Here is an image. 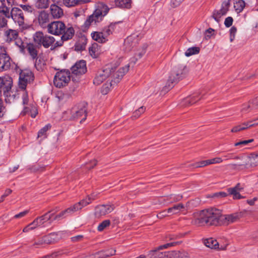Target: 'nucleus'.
I'll list each match as a JSON object with an SVG mask.
<instances>
[{
  "instance_id": "1",
  "label": "nucleus",
  "mask_w": 258,
  "mask_h": 258,
  "mask_svg": "<svg viewBox=\"0 0 258 258\" xmlns=\"http://www.w3.org/2000/svg\"><path fill=\"white\" fill-rule=\"evenodd\" d=\"M192 224L198 226L204 225L217 226L221 224L222 212L216 208H210L195 213Z\"/></svg>"
},
{
  "instance_id": "2",
  "label": "nucleus",
  "mask_w": 258,
  "mask_h": 258,
  "mask_svg": "<svg viewBox=\"0 0 258 258\" xmlns=\"http://www.w3.org/2000/svg\"><path fill=\"white\" fill-rule=\"evenodd\" d=\"M47 31L54 35H62L61 39L63 41L71 39L75 34V30L72 27H66L61 21H54L48 24Z\"/></svg>"
},
{
  "instance_id": "3",
  "label": "nucleus",
  "mask_w": 258,
  "mask_h": 258,
  "mask_svg": "<svg viewBox=\"0 0 258 258\" xmlns=\"http://www.w3.org/2000/svg\"><path fill=\"white\" fill-rule=\"evenodd\" d=\"M187 73V69L186 66L178 64L175 66L171 71L168 79V83L170 87H172V84L177 83L180 80L183 78Z\"/></svg>"
},
{
  "instance_id": "4",
  "label": "nucleus",
  "mask_w": 258,
  "mask_h": 258,
  "mask_svg": "<svg viewBox=\"0 0 258 258\" xmlns=\"http://www.w3.org/2000/svg\"><path fill=\"white\" fill-rule=\"evenodd\" d=\"M109 9L106 6L102 5L96 9L84 23L85 27H89L93 23L96 24L102 21L103 18L108 13Z\"/></svg>"
},
{
  "instance_id": "5",
  "label": "nucleus",
  "mask_w": 258,
  "mask_h": 258,
  "mask_svg": "<svg viewBox=\"0 0 258 258\" xmlns=\"http://www.w3.org/2000/svg\"><path fill=\"white\" fill-rule=\"evenodd\" d=\"M33 40L39 47L43 46L47 48L52 45L55 41V39L53 36L45 35L42 32L38 31L34 34Z\"/></svg>"
},
{
  "instance_id": "6",
  "label": "nucleus",
  "mask_w": 258,
  "mask_h": 258,
  "mask_svg": "<svg viewBox=\"0 0 258 258\" xmlns=\"http://www.w3.org/2000/svg\"><path fill=\"white\" fill-rule=\"evenodd\" d=\"M115 67L112 64L105 65L101 70H99L95 77L93 83L96 85H99L107 78L110 77L112 72H114Z\"/></svg>"
},
{
  "instance_id": "7",
  "label": "nucleus",
  "mask_w": 258,
  "mask_h": 258,
  "mask_svg": "<svg viewBox=\"0 0 258 258\" xmlns=\"http://www.w3.org/2000/svg\"><path fill=\"white\" fill-rule=\"evenodd\" d=\"M71 80L70 72L69 71H61L57 72L54 76L53 83L57 88L67 86Z\"/></svg>"
},
{
  "instance_id": "8",
  "label": "nucleus",
  "mask_w": 258,
  "mask_h": 258,
  "mask_svg": "<svg viewBox=\"0 0 258 258\" xmlns=\"http://www.w3.org/2000/svg\"><path fill=\"white\" fill-rule=\"evenodd\" d=\"M87 105L86 103L83 102L74 107L71 110L72 117L81 119V122L84 120L87 116Z\"/></svg>"
},
{
  "instance_id": "9",
  "label": "nucleus",
  "mask_w": 258,
  "mask_h": 258,
  "mask_svg": "<svg viewBox=\"0 0 258 258\" xmlns=\"http://www.w3.org/2000/svg\"><path fill=\"white\" fill-rule=\"evenodd\" d=\"M13 85V79L8 76L6 75L3 77H0V94L3 92L4 95H7L9 93Z\"/></svg>"
},
{
  "instance_id": "10",
  "label": "nucleus",
  "mask_w": 258,
  "mask_h": 258,
  "mask_svg": "<svg viewBox=\"0 0 258 258\" xmlns=\"http://www.w3.org/2000/svg\"><path fill=\"white\" fill-rule=\"evenodd\" d=\"M34 76L32 72L29 70H25L21 72L19 77V85L23 89H25L27 84L33 80Z\"/></svg>"
},
{
  "instance_id": "11",
  "label": "nucleus",
  "mask_w": 258,
  "mask_h": 258,
  "mask_svg": "<svg viewBox=\"0 0 258 258\" xmlns=\"http://www.w3.org/2000/svg\"><path fill=\"white\" fill-rule=\"evenodd\" d=\"M113 66L115 67L114 72H112V75L110 76L111 81L114 83V84H116L119 83L122 79L125 74L128 72L129 70V65H126L124 67L119 69L116 71V67L114 64Z\"/></svg>"
},
{
  "instance_id": "12",
  "label": "nucleus",
  "mask_w": 258,
  "mask_h": 258,
  "mask_svg": "<svg viewBox=\"0 0 258 258\" xmlns=\"http://www.w3.org/2000/svg\"><path fill=\"white\" fill-rule=\"evenodd\" d=\"M10 17L17 23L19 26H21L24 24V16L21 9L19 8L14 7L11 11Z\"/></svg>"
},
{
  "instance_id": "13",
  "label": "nucleus",
  "mask_w": 258,
  "mask_h": 258,
  "mask_svg": "<svg viewBox=\"0 0 258 258\" xmlns=\"http://www.w3.org/2000/svg\"><path fill=\"white\" fill-rule=\"evenodd\" d=\"M114 209V206L113 205H99L95 209V216L97 218H100L111 213Z\"/></svg>"
},
{
  "instance_id": "14",
  "label": "nucleus",
  "mask_w": 258,
  "mask_h": 258,
  "mask_svg": "<svg viewBox=\"0 0 258 258\" xmlns=\"http://www.w3.org/2000/svg\"><path fill=\"white\" fill-rule=\"evenodd\" d=\"M12 60L6 52L0 53V72L10 69Z\"/></svg>"
},
{
  "instance_id": "15",
  "label": "nucleus",
  "mask_w": 258,
  "mask_h": 258,
  "mask_svg": "<svg viewBox=\"0 0 258 258\" xmlns=\"http://www.w3.org/2000/svg\"><path fill=\"white\" fill-rule=\"evenodd\" d=\"M243 212H241L224 215L222 214L221 224L229 225L238 221L243 217Z\"/></svg>"
},
{
  "instance_id": "16",
  "label": "nucleus",
  "mask_w": 258,
  "mask_h": 258,
  "mask_svg": "<svg viewBox=\"0 0 258 258\" xmlns=\"http://www.w3.org/2000/svg\"><path fill=\"white\" fill-rule=\"evenodd\" d=\"M139 41L138 36L135 34L127 37L124 41L123 49L125 51H131Z\"/></svg>"
},
{
  "instance_id": "17",
  "label": "nucleus",
  "mask_w": 258,
  "mask_h": 258,
  "mask_svg": "<svg viewBox=\"0 0 258 258\" xmlns=\"http://www.w3.org/2000/svg\"><path fill=\"white\" fill-rule=\"evenodd\" d=\"M204 244L208 247L212 249H219L221 250H224L226 249L228 244L222 245L220 244L217 240L213 238H209L204 240Z\"/></svg>"
},
{
  "instance_id": "18",
  "label": "nucleus",
  "mask_w": 258,
  "mask_h": 258,
  "mask_svg": "<svg viewBox=\"0 0 258 258\" xmlns=\"http://www.w3.org/2000/svg\"><path fill=\"white\" fill-rule=\"evenodd\" d=\"M234 160H241L240 163H231L228 166L233 170H238L239 169H243L246 168L248 164V161L247 158L245 156H236L232 158Z\"/></svg>"
},
{
  "instance_id": "19",
  "label": "nucleus",
  "mask_w": 258,
  "mask_h": 258,
  "mask_svg": "<svg viewBox=\"0 0 258 258\" xmlns=\"http://www.w3.org/2000/svg\"><path fill=\"white\" fill-rule=\"evenodd\" d=\"M71 70L72 73L76 75H81L85 74L87 71L86 61L82 60L77 62L72 67Z\"/></svg>"
},
{
  "instance_id": "20",
  "label": "nucleus",
  "mask_w": 258,
  "mask_h": 258,
  "mask_svg": "<svg viewBox=\"0 0 258 258\" xmlns=\"http://www.w3.org/2000/svg\"><path fill=\"white\" fill-rule=\"evenodd\" d=\"M161 249L158 248L150 251V258H171L172 252L169 251H160Z\"/></svg>"
},
{
  "instance_id": "21",
  "label": "nucleus",
  "mask_w": 258,
  "mask_h": 258,
  "mask_svg": "<svg viewBox=\"0 0 258 258\" xmlns=\"http://www.w3.org/2000/svg\"><path fill=\"white\" fill-rule=\"evenodd\" d=\"M38 21L39 24L42 27H45L46 25L49 24L48 23L50 21L49 14L45 11H41L39 13L38 16Z\"/></svg>"
},
{
  "instance_id": "22",
  "label": "nucleus",
  "mask_w": 258,
  "mask_h": 258,
  "mask_svg": "<svg viewBox=\"0 0 258 258\" xmlns=\"http://www.w3.org/2000/svg\"><path fill=\"white\" fill-rule=\"evenodd\" d=\"M91 203V198H87V197L80 201L79 202L76 203L73 206H71L74 213L81 210L83 207L87 206L88 205Z\"/></svg>"
},
{
  "instance_id": "23",
  "label": "nucleus",
  "mask_w": 258,
  "mask_h": 258,
  "mask_svg": "<svg viewBox=\"0 0 258 258\" xmlns=\"http://www.w3.org/2000/svg\"><path fill=\"white\" fill-rule=\"evenodd\" d=\"M39 48V46H38L37 44H34L32 43L27 44L25 47V48L27 49L28 53L33 60L37 58L38 53V49Z\"/></svg>"
},
{
  "instance_id": "24",
  "label": "nucleus",
  "mask_w": 258,
  "mask_h": 258,
  "mask_svg": "<svg viewBox=\"0 0 258 258\" xmlns=\"http://www.w3.org/2000/svg\"><path fill=\"white\" fill-rule=\"evenodd\" d=\"M242 189L243 188L241 187L240 183H237L235 186L229 188L228 191L229 195L233 196L234 199H240L243 198L239 193Z\"/></svg>"
},
{
  "instance_id": "25",
  "label": "nucleus",
  "mask_w": 258,
  "mask_h": 258,
  "mask_svg": "<svg viewBox=\"0 0 258 258\" xmlns=\"http://www.w3.org/2000/svg\"><path fill=\"white\" fill-rule=\"evenodd\" d=\"M50 13L54 19H59L63 15V10L55 4H52L50 8Z\"/></svg>"
},
{
  "instance_id": "26",
  "label": "nucleus",
  "mask_w": 258,
  "mask_h": 258,
  "mask_svg": "<svg viewBox=\"0 0 258 258\" xmlns=\"http://www.w3.org/2000/svg\"><path fill=\"white\" fill-rule=\"evenodd\" d=\"M200 94H197L192 96H190L184 99L182 102V105L187 106L195 104L200 100L201 98L199 97Z\"/></svg>"
},
{
  "instance_id": "27",
  "label": "nucleus",
  "mask_w": 258,
  "mask_h": 258,
  "mask_svg": "<svg viewBox=\"0 0 258 258\" xmlns=\"http://www.w3.org/2000/svg\"><path fill=\"white\" fill-rule=\"evenodd\" d=\"M223 162V160L220 157H216L211 159L202 161L197 163V167H203L208 165L216 163H221Z\"/></svg>"
},
{
  "instance_id": "28",
  "label": "nucleus",
  "mask_w": 258,
  "mask_h": 258,
  "mask_svg": "<svg viewBox=\"0 0 258 258\" xmlns=\"http://www.w3.org/2000/svg\"><path fill=\"white\" fill-rule=\"evenodd\" d=\"M5 35L6 37V41L11 42L14 41L18 37H19L18 32L13 29H9L5 31Z\"/></svg>"
},
{
  "instance_id": "29",
  "label": "nucleus",
  "mask_w": 258,
  "mask_h": 258,
  "mask_svg": "<svg viewBox=\"0 0 258 258\" xmlns=\"http://www.w3.org/2000/svg\"><path fill=\"white\" fill-rule=\"evenodd\" d=\"M87 39L84 36H81L75 44V50L77 51H82L85 49Z\"/></svg>"
},
{
  "instance_id": "30",
  "label": "nucleus",
  "mask_w": 258,
  "mask_h": 258,
  "mask_svg": "<svg viewBox=\"0 0 258 258\" xmlns=\"http://www.w3.org/2000/svg\"><path fill=\"white\" fill-rule=\"evenodd\" d=\"M185 207L183 204L179 203L178 204L174 205L172 207L169 208L167 209V212L170 215L176 214L181 211Z\"/></svg>"
},
{
  "instance_id": "31",
  "label": "nucleus",
  "mask_w": 258,
  "mask_h": 258,
  "mask_svg": "<svg viewBox=\"0 0 258 258\" xmlns=\"http://www.w3.org/2000/svg\"><path fill=\"white\" fill-rule=\"evenodd\" d=\"M89 0H63V3L67 7H75L77 5L85 4Z\"/></svg>"
},
{
  "instance_id": "32",
  "label": "nucleus",
  "mask_w": 258,
  "mask_h": 258,
  "mask_svg": "<svg viewBox=\"0 0 258 258\" xmlns=\"http://www.w3.org/2000/svg\"><path fill=\"white\" fill-rule=\"evenodd\" d=\"M91 36L93 39L99 43H104L107 41L106 38L104 36L102 31L94 32L91 33Z\"/></svg>"
},
{
  "instance_id": "33",
  "label": "nucleus",
  "mask_w": 258,
  "mask_h": 258,
  "mask_svg": "<svg viewBox=\"0 0 258 258\" xmlns=\"http://www.w3.org/2000/svg\"><path fill=\"white\" fill-rule=\"evenodd\" d=\"M114 3L116 7L121 8L130 9L131 7V0H115Z\"/></svg>"
},
{
  "instance_id": "34",
  "label": "nucleus",
  "mask_w": 258,
  "mask_h": 258,
  "mask_svg": "<svg viewBox=\"0 0 258 258\" xmlns=\"http://www.w3.org/2000/svg\"><path fill=\"white\" fill-rule=\"evenodd\" d=\"M50 212V211H49L48 212L45 213L43 215L37 217L33 221V224L37 225L38 227L42 225L46 221V216Z\"/></svg>"
},
{
  "instance_id": "35",
  "label": "nucleus",
  "mask_w": 258,
  "mask_h": 258,
  "mask_svg": "<svg viewBox=\"0 0 258 258\" xmlns=\"http://www.w3.org/2000/svg\"><path fill=\"white\" fill-rule=\"evenodd\" d=\"M245 7V2L242 0H234V8L235 11L239 13L241 12Z\"/></svg>"
},
{
  "instance_id": "36",
  "label": "nucleus",
  "mask_w": 258,
  "mask_h": 258,
  "mask_svg": "<svg viewBox=\"0 0 258 258\" xmlns=\"http://www.w3.org/2000/svg\"><path fill=\"white\" fill-rule=\"evenodd\" d=\"M1 6H0V12L3 13L7 18H10L11 13L9 8L5 5V0H0Z\"/></svg>"
},
{
  "instance_id": "37",
  "label": "nucleus",
  "mask_w": 258,
  "mask_h": 258,
  "mask_svg": "<svg viewBox=\"0 0 258 258\" xmlns=\"http://www.w3.org/2000/svg\"><path fill=\"white\" fill-rule=\"evenodd\" d=\"M50 4V0H37L35 5L38 9H46Z\"/></svg>"
},
{
  "instance_id": "38",
  "label": "nucleus",
  "mask_w": 258,
  "mask_h": 258,
  "mask_svg": "<svg viewBox=\"0 0 258 258\" xmlns=\"http://www.w3.org/2000/svg\"><path fill=\"white\" fill-rule=\"evenodd\" d=\"M247 161H250V165L256 166L258 165V153L256 154H251L249 157H246Z\"/></svg>"
},
{
  "instance_id": "39",
  "label": "nucleus",
  "mask_w": 258,
  "mask_h": 258,
  "mask_svg": "<svg viewBox=\"0 0 258 258\" xmlns=\"http://www.w3.org/2000/svg\"><path fill=\"white\" fill-rule=\"evenodd\" d=\"M172 256L174 258H190L188 253L185 251L172 252Z\"/></svg>"
},
{
  "instance_id": "40",
  "label": "nucleus",
  "mask_w": 258,
  "mask_h": 258,
  "mask_svg": "<svg viewBox=\"0 0 258 258\" xmlns=\"http://www.w3.org/2000/svg\"><path fill=\"white\" fill-rule=\"evenodd\" d=\"M200 48L199 47H191L187 49L185 52V55L189 57L194 54H197L200 52Z\"/></svg>"
},
{
  "instance_id": "41",
  "label": "nucleus",
  "mask_w": 258,
  "mask_h": 258,
  "mask_svg": "<svg viewBox=\"0 0 258 258\" xmlns=\"http://www.w3.org/2000/svg\"><path fill=\"white\" fill-rule=\"evenodd\" d=\"M14 41L15 45L19 47L20 51L22 53H24L26 46L22 39L18 37Z\"/></svg>"
},
{
  "instance_id": "42",
  "label": "nucleus",
  "mask_w": 258,
  "mask_h": 258,
  "mask_svg": "<svg viewBox=\"0 0 258 258\" xmlns=\"http://www.w3.org/2000/svg\"><path fill=\"white\" fill-rule=\"evenodd\" d=\"M183 198V196L181 195H170V196H167V200H171L169 202V204L177 202L181 200Z\"/></svg>"
},
{
  "instance_id": "43",
  "label": "nucleus",
  "mask_w": 258,
  "mask_h": 258,
  "mask_svg": "<svg viewBox=\"0 0 258 258\" xmlns=\"http://www.w3.org/2000/svg\"><path fill=\"white\" fill-rule=\"evenodd\" d=\"M114 30V25L110 24L107 27L104 28L102 32L103 33L104 36H105L106 38L107 37L112 33V32Z\"/></svg>"
},
{
  "instance_id": "44",
  "label": "nucleus",
  "mask_w": 258,
  "mask_h": 258,
  "mask_svg": "<svg viewBox=\"0 0 258 258\" xmlns=\"http://www.w3.org/2000/svg\"><path fill=\"white\" fill-rule=\"evenodd\" d=\"M51 127V125L48 124L42 128L38 133L37 138L43 137V138H46V132Z\"/></svg>"
},
{
  "instance_id": "45",
  "label": "nucleus",
  "mask_w": 258,
  "mask_h": 258,
  "mask_svg": "<svg viewBox=\"0 0 258 258\" xmlns=\"http://www.w3.org/2000/svg\"><path fill=\"white\" fill-rule=\"evenodd\" d=\"M230 5V0L225 1L222 3L221 8L220 10L222 15H225L226 14L227 12L229 11Z\"/></svg>"
},
{
  "instance_id": "46",
  "label": "nucleus",
  "mask_w": 258,
  "mask_h": 258,
  "mask_svg": "<svg viewBox=\"0 0 258 258\" xmlns=\"http://www.w3.org/2000/svg\"><path fill=\"white\" fill-rule=\"evenodd\" d=\"M73 213H74V212H73V210L72 209L71 207H70L68 208V209H67L66 210L62 211L59 214L55 216V217L54 218V220H58V219H59V218H60L61 217H62L66 214L71 215V214H72Z\"/></svg>"
},
{
  "instance_id": "47",
  "label": "nucleus",
  "mask_w": 258,
  "mask_h": 258,
  "mask_svg": "<svg viewBox=\"0 0 258 258\" xmlns=\"http://www.w3.org/2000/svg\"><path fill=\"white\" fill-rule=\"evenodd\" d=\"M114 83L111 81L109 83H105L101 88V93L103 95L106 94L109 91L111 86L114 85Z\"/></svg>"
},
{
  "instance_id": "48",
  "label": "nucleus",
  "mask_w": 258,
  "mask_h": 258,
  "mask_svg": "<svg viewBox=\"0 0 258 258\" xmlns=\"http://www.w3.org/2000/svg\"><path fill=\"white\" fill-rule=\"evenodd\" d=\"M97 50L98 48L97 44L96 43L92 44V46L90 47L89 49V53L91 55V56L93 58H96L97 57Z\"/></svg>"
},
{
  "instance_id": "49",
  "label": "nucleus",
  "mask_w": 258,
  "mask_h": 258,
  "mask_svg": "<svg viewBox=\"0 0 258 258\" xmlns=\"http://www.w3.org/2000/svg\"><path fill=\"white\" fill-rule=\"evenodd\" d=\"M46 245L44 236L38 238L33 244V246L36 248L41 247Z\"/></svg>"
},
{
  "instance_id": "50",
  "label": "nucleus",
  "mask_w": 258,
  "mask_h": 258,
  "mask_svg": "<svg viewBox=\"0 0 258 258\" xmlns=\"http://www.w3.org/2000/svg\"><path fill=\"white\" fill-rule=\"evenodd\" d=\"M110 225V221L109 220H105L99 224L97 227V229L99 231H102L106 228L108 227Z\"/></svg>"
},
{
  "instance_id": "51",
  "label": "nucleus",
  "mask_w": 258,
  "mask_h": 258,
  "mask_svg": "<svg viewBox=\"0 0 258 258\" xmlns=\"http://www.w3.org/2000/svg\"><path fill=\"white\" fill-rule=\"evenodd\" d=\"M36 61L35 63V66L36 69L38 71H42L44 68V63L42 60H41L40 58L38 59V57L35 59Z\"/></svg>"
},
{
  "instance_id": "52",
  "label": "nucleus",
  "mask_w": 258,
  "mask_h": 258,
  "mask_svg": "<svg viewBox=\"0 0 258 258\" xmlns=\"http://www.w3.org/2000/svg\"><path fill=\"white\" fill-rule=\"evenodd\" d=\"M224 15H222L221 11L219 10H215L212 15V17L218 23L220 21V18Z\"/></svg>"
},
{
  "instance_id": "53",
  "label": "nucleus",
  "mask_w": 258,
  "mask_h": 258,
  "mask_svg": "<svg viewBox=\"0 0 258 258\" xmlns=\"http://www.w3.org/2000/svg\"><path fill=\"white\" fill-rule=\"evenodd\" d=\"M49 234L51 237V240L53 244L58 241L61 238L60 236H59V233L58 232H52Z\"/></svg>"
},
{
  "instance_id": "54",
  "label": "nucleus",
  "mask_w": 258,
  "mask_h": 258,
  "mask_svg": "<svg viewBox=\"0 0 258 258\" xmlns=\"http://www.w3.org/2000/svg\"><path fill=\"white\" fill-rule=\"evenodd\" d=\"M20 7L25 12L32 13L34 9L32 6L28 5H20Z\"/></svg>"
},
{
  "instance_id": "55",
  "label": "nucleus",
  "mask_w": 258,
  "mask_h": 258,
  "mask_svg": "<svg viewBox=\"0 0 258 258\" xmlns=\"http://www.w3.org/2000/svg\"><path fill=\"white\" fill-rule=\"evenodd\" d=\"M145 111V108L144 106L140 107L138 109L135 111L134 112V116L138 117L140 115L144 113Z\"/></svg>"
},
{
  "instance_id": "56",
  "label": "nucleus",
  "mask_w": 258,
  "mask_h": 258,
  "mask_svg": "<svg viewBox=\"0 0 258 258\" xmlns=\"http://www.w3.org/2000/svg\"><path fill=\"white\" fill-rule=\"evenodd\" d=\"M31 172H36L39 171H42L44 167L40 166L39 165H34L29 168Z\"/></svg>"
},
{
  "instance_id": "57",
  "label": "nucleus",
  "mask_w": 258,
  "mask_h": 258,
  "mask_svg": "<svg viewBox=\"0 0 258 258\" xmlns=\"http://www.w3.org/2000/svg\"><path fill=\"white\" fill-rule=\"evenodd\" d=\"M237 31V29L235 27L233 26L230 30V40L231 42H232L235 38V35Z\"/></svg>"
},
{
  "instance_id": "58",
  "label": "nucleus",
  "mask_w": 258,
  "mask_h": 258,
  "mask_svg": "<svg viewBox=\"0 0 258 258\" xmlns=\"http://www.w3.org/2000/svg\"><path fill=\"white\" fill-rule=\"evenodd\" d=\"M105 252L106 253L105 254H103L102 256H101V257H107L114 255L115 254L116 250L114 249H111L106 250Z\"/></svg>"
},
{
  "instance_id": "59",
  "label": "nucleus",
  "mask_w": 258,
  "mask_h": 258,
  "mask_svg": "<svg viewBox=\"0 0 258 258\" xmlns=\"http://www.w3.org/2000/svg\"><path fill=\"white\" fill-rule=\"evenodd\" d=\"M227 196V193L223 192V191H220V192H216V193L212 195V197L214 198H221L226 197Z\"/></svg>"
},
{
  "instance_id": "60",
  "label": "nucleus",
  "mask_w": 258,
  "mask_h": 258,
  "mask_svg": "<svg viewBox=\"0 0 258 258\" xmlns=\"http://www.w3.org/2000/svg\"><path fill=\"white\" fill-rule=\"evenodd\" d=\"M253 141V139L244 140V141H240V142L235 143L234 146H245V145H247L248 143H252Z\"/></svg>"
},
{
  "instance_id": "61",
  "label": "nucleus",
  "mask_w": 258,
  "mask_h": 258,
  "mask_svg": "<svg viewBox=\"0 0 258 258\" xmlns=\"http://www.w3.org/2000/svg\"><path fill=\"white\" fill-rule=\"evenodd\" d=\"M7 20L3 16H0V28H4L7 26Z\"/></svg>"
},
{
  "instance_id": "62",
  "label": "nucleus",
  "mask_w": 258,
  "mask_h": 258,
  "mask_svg": "<svg viewBox=\"0 0 258 258\" xmlns=\"http://www.w3.org/2000/svg\"><path fill=\"white\" fill-rule=\"evenodd\" d=\"M233 18L231 17H228L225 20L224 24L226 27H229L232 25Z\"/></svg>"
},
{
  "instance_id": "63",
  "label": "nucleus",
  "mask_w": 258,
  "mask_h": 258,
  "mask_svg": "<svg viewBox=\"0 0 258 258\" xmlns=\"http://www.w3.org/2000/svg\"><path fill=\"white\" fill-rule=\"evenodd\" d=\"M169 215H168V213L167 212V210H163V211L159 212L157 215V217L159 219H162V218L167 217Z\"/></svg>"
},
{
  "instance_id": "64",
  "label": "nucleus",
  "mask_w": 258,
  "mask_h": 258,
  "mask_svg": "<svg viewBox=\"0 0 258 258\" xmlns=\"http://www.w3.org/2000/svg\"><path fill=\"white\" fill-rule=\"evenodd\" d=\"M250 108V105L249 103L244 104L242 105V107L241 109V111L244 113H246L249 111Z\"/></svg>"
}]
</instances>
